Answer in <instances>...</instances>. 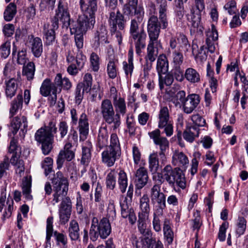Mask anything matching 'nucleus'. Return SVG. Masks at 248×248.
Masks as SVG:
<instances>
[{
  "label": "nucleus",
  "mask_w": 248,
  "mask_h": 248,
  "mask_svg": "<svg viewBox=\"0 0 248 248\" xmlns=\"http://www.w3.org/2000/svg\"><path fill=\"white\" fill-rule=\"evenodd\" d=\"M54 194L53 204L58 203L60 199L59 211L72 212V202L69 197H67L68 190V182L66 178L63 176L61 171H58L52 179Z\"/></svg>",
  "instance_id": "1"
},
{
  "label": "nucleus",
  "mask_w": 248,
  "mask_h": 248,
  "mask_svg": "<svg viewBox=\"0 0 248 248\" xmlns=\"http://www.w3.org/2000/svg\"><path fill=\"white\" fill-rule=\"evenodd\" d=\"M155 1L158 4L159 20L147 22V31L149 39L148 43L161 44L159 39L160 29H166L168 26L167 15L168 5L166 0H155Z\"/></svg>",
  "instance_id": "2"
},
{
  "label": "nucleus",
  "mask_w": 248,
  "mask_h": 248,
  "mask_svg": "<svg viewBox=\"0 0 248 248\" xmlns=\"http://www.w3.org/2000/svg\"><path fill=\"white\" fill-rule=\"evenodd\" d=\"M100 112L104 121L111 125L113 130L119 128L121 125V117L116 114L111 101L108 99H104L101 104Z\"/></svg>",
  "instance_id": "3"
},
{
  "label": "nucleus",
  "mask_w": 248,
  "mask_h": 248,
  "mask_svg": "<svg viewBox=\"0 0 248 248\" xmlns=\"http://www.w3.org/2000/svg\"><path fill=\"white\" fill-rule=\"evenodd\" d=\"M111 228L108 219L103 217L99 222L97 218L93 217L89 234L91 239L95 241L99 236L102 238H106L110 233Z\"/></svg>",
  "instance_id": "4"
},
{
  "label": "nucleus",
  "mask_w": 248,
  "mask_h": 248,
  "mask_svg": "<svg viewBox=\"0 0 248 248\" xmlns=\"http://www.w3.org/2000/svg\"><path fill=\"white\" fill-rule=\"evenodd\" d=\"M163 177L171 187H175V185L184 189L186 187L185 175L179 168L172 170L170 165L166 166L162 170Z\"/></svg>",
  "instance_id": "5"
},
{
  "label": "nucleus",
  "mask_w": 248,
  "mask_h": 248,
  "mask_svg": "<svg viewBox=\"0 0 248 248\" xmlns=\"http://www.w3.org/2000/svg\"><path fill=\"white\" fill-rule=\"evenodd\" d=\"M121 154V150L118 136L116 134H112L110 145L102 153V161L108 167H111L116 160L119 158Z\"/></svg>",
  "instance_id": "6"
},
{
  "label": "nucleus",
  "mask_w": 248,
  "mask_h": 248,
  "mask_svg": "<svg viewBox=\"0 0 248 248\" xmlns=\"http://www.w3.org/2000/svg\"><path fill=\"white\" fill-rule=\"evenodd\" d=\"M59 20L62 22L63 27L66 28L70 25V15L66 3L62 0L59 1L58 8L56 10L55 15L51 19L50 28L54 31L59 28Z\"/></svg>",
  "instance_id": "7"
},
{
  "label": "nucleus",
  "mask_w": 248,
  "mask_h": 248,
  "mask_svg": "<svg viewBox=\"0 0 248 248\" xmlns=\"http://www.w3.org/2000/svg\"><path fill=\"white\" fill-rule=\"evenodd\" d=\"M95 19L84 14L78 16L77 21H70L69 28L71 33H85L88 30L93 27Z\"/></svg>",
  "instance_id": "8"
},
{
  "label": "nucleus",
  "mask_w": 248,
  "mask_h": 248,
  "mask_svg": "<svg viewBox=\"0 0 248 248\" xmlns=\"http://www.w3.org/2000/svg\"><path fill=\"white\" fill-rule=\"evenodd\" d=\"M150 197L155 205L154 211L164 212L166 207V195L161 191L160 185L155 184L150 189Z\"/></svg>",
  "instance_id": "9"
},
{
  "label": "nucleus",
  "mask_w": 248,
  "mask_h": 248,
  "mask_svg": "<svg viewBox=\"0 0 248 248\" xmlns=\"http://www.w3.org/2000/svg\"><path fill=\"white\" fill-rule=\"evenodd\" d=\"M34 138L38 143L41 144L43 154L44 155H48L53 148L54 140L52 136H49L44 128L41 127L36 132Z\"/></svg>",
  "instance_id": "10"
},
{
  "label": "nucleus",
  "mask_w": 248,
  "mask_h": 248,
  "mask_svg": "<svg viewBox=\"0 0 248 248\" xmlns=\"http://www.w3.org/2000/svg\"><path fill=\"white\" fill-rule=\"evenodd\" d=\"M126 19L119 9L116 11L111 10L109 12L108 22L110 29L116 31V29L124 31L126 25Z\"/></svg>",
  "instance_id": "11"
},
{
  "label": "nucleus",
  "mask_w": 248,
  "mask_h": 248,
  "mask_svg": "<svg viewBox=\"0 0 248 248\" xmlns=\"http://www.w3.org/2000/svg\"><path fill=\"white\" fill-rule=\"evenodd\" d=\"M159 128H164V132L168 137L173 134V125L170 120L169 109L167 107H162L158 114Z\"/></svg>",
  "instance_id": "12"
},
{
  "label": "nucleus",
  "mask_w": 248,
  "mask_h": 248,
  "mask_svg": "<svg viewBox=\"0 0 248 248\" xmlns=\"http://www.w3.org/2000/svg\"><path fill=\"white\" fill-rule=\"evenodd\" d=\"M195 6L191 9L192 26L197 31L202 32L203 29L201 24V12L204 9V0H194Z\"/></svg>",
  "instance_id": "13"
},
{
  "label": "nucleus",
  "mask_w": 248,
  "mask_h": 248,
  "mask_svg": "<svg viewBox=\"0 0 248 248\" xmlns=\"http://www.w3.org/2000/svg\"><path fill=\"white\" fill-rule=\"evenodd\" d=\"M148 135L150 139H153L154 143L159 146L160 151L158 153L160 158H165V152L169 147V142L167 139L160 135V131L159 129L149 132Z\"/></svg>",
  "instance_id": "14"
},
{
  "label": "nucleus",
  "mask_w": 248,
  "mask_h": 248,
  "mask_svg": "<svg viewBox=\"0 0 248 248\" xmlns=\"http://www.w3.org/2000/svg\"><path fill=\"white\" fill-rule=\"evenodd\" d=\"M169 46L171 49H175L178 46V50L187 53L190 48V44L187 37L183 33H179L176 36H172L169 41Z\"/></svg>",
  "instance_id": "15"
},
{
  "label": "nucleus",
  "mask_w": 248,
  "mask_h": 248,
  "mask_svg": "<svg viewBox=\"0 0 248 248\" xmlns=\"http://www.w3.org/2000/svg\"><path fill=\"white\" fill-rule=\"evenodd\" d=\"M73 148V146L71 142H68L65 144L63 149L60 152L57 157L58 169H60L62 167L65 160L70 161L75 158L76 149Z\"/></svg>",
  "instance_id": "16"
},
{
  "label": "nucleus",
  "mask_w": 248,
  "mask_h": 248,
  "mask_svg": "<svg viewBox=\"0 0 248 248\" xmlns=\"http://www.w3.org/2000/svg\"><path fill=\"white\" fill-rule=\"evenodd\" d=\"M27 127L28 121L25 116L19 115L13 117L11 120L9 129L14 136L17 133L20 128L24 134L25 133L27 132Z\"/></svg>",
  "instance_id": "17"
},
{
  "label": "nucleus",
  "mask_w": 248,
  "mask_h": 248,
  "mask_svg": "<svg viewBox=\"0 0 248 248\" xmlns=\"http://www.w3.org/2000/svg\"><path fill=\"white\" fill-rule=\"evenodd\" d=\"M80 7L83 14L95 18L97 10V0H80Z\"/></svg>",
  "instance_id": "18"
},
{
  "label": "nucleus",
  "mask_w": 248,
  "mask_h": 248,
  "mask_svg": "<svg viewBox=\"0 0 248 248\" xmlns=\"http://www.w3.org/2000/svg\"><path fill=\"white\" fill-rule=\"evenodd\" d=\"M108 43L107 30L105 26H101L94 33L92 41L93 46L95 49H97L100 45Z\"/></svg>",
  "instance_id": "19"
},
{
  "label": "nucleus",
  "mask_w": 248,
  "mask_h": 248,
  "mask_svg": "<svg viewBox=\"0 0 248 248\" xmlns=\"http://www.w3.org/2000/svg\"><path fill=\"white\" fill-rule=\"evenodd\" d=\"M130 37L134 43L136 53L140 55L141 53V50L146 46V32L143 29H142L139 33L130 36Z\"/></svg>",
  "instance_id": "20"
},
{
  "label": "nucleus",
  "mask_w": 248,
  "mask_h": 248,
  "mask_svg": "<svg viewBox=\"0 0 248 248\" xmlns=\"http://www.w3.org/2000/svg\"><path fill=\"white\" fill-rule=\"evenodd\" d=\"M148 171L144 167L138 169L135 175V183L137 189H140L147 183L148 180Z\"/></svg>",
  "instance_id": "21"
},
{
  "label": "nucleus",
  "mask_w": 248,
  "mask_h": 248,
  "mask_svg": "<svg viewBox=\"0 0 248 248\" xmlns=\"http://www.w3.org/2000/svg\"><path fill=\"white\" fill-rule=\"evenodd\" d=\"M200 101V96L197 94H191L186 97L183 105L184 111L189 114L191 113L197 107Z\"/></svg>",
  "instance_id": "22"
},
{
  "label": "nucleus",
  "mask_w": 248,
  "mask_h": 248,
  "mask_svg": "<svg viewBox=\"0 0 248 248\" xmlns=\"http://www.w3.org/2000/svg\"><path fill=\"white\" fill-rule=\"evenodd\" d=\"M57 85L54 82H51L50 79L46 78L42 82L40 89L41 94L44 96H48L51 92L55 93L57 92Z\"/></svg>",
  "instance_id": "23"
},
{
  "label": "nucleus",
  "mask_w": 248,
  "mask_h": 248,
  "mask_svg": "<svg viewBox=\"0 0 248 248\" xmlns=\"http://www.w3.org/2000/svg\"><path fill=\"white\" fill-rule=\"evenodd\" d=\"M162 44L148 43L147 47V54L145 57V61L153 62L155 61L159 48H162Z\"/></svg>",
  "instance_id": "24"
},
{
  "label": "nucleus",
  "mask_w": 248,
  "mask_h": 248,
  "mask_svg": "<svg viewBox=\"0 0 248 248\" xmlns=\"http://www.w3.org/2000/svg\"><path fill=\"white\" fill-rule=\"evenodd\" d=\"M78 128L80 139L84 140L87 138L89 133V123L87 115L82 113L80 116L78 122Z\"/></svg>",
  "instance_id": "25"
},
{
  "label": "nucleus",
  "mask_w": 248,
  "mask_h": 248,
  "mask_svg": "<svg viewBox=\"0 0 248 248\" xmlns=\"http://www.w3.org/2000/svg\"><path fill=\"white\" fill-rule=\"evenodd\" d=\"M172 163L175 166L186 169L189 163V160L184 153L175 151L172 155Z\"/></svg>",
  "instance_id": "26"
},
{
  "label": "nucleus",
  "mask_w": 248,
  "mask_h": 248,
  "mask_svg": "<svg viewBox=\"0 0 248 248\" xmlns=\"http://www.w3.org/2000/svg\"><path fill=\"white\" fill-rule=\"evenodd\" d=\"M31 52L34 57L39 58L43 52V44L41 38L31 35L30 41Z\"/></svg>",
  "instance_id": "27"
},
{
  "label": "nucleus",
  "mask_w": 248,
  "mask_h": 248,
  "mask_svg": "<svg viewBox=\"0 0 248 248\" xmlns=\"http://www.w3.org/2000/svg\"><path fill=\"white\" fill-rule=\"evenodd\" d=\"M121 215L123 218H128L129 222L133 225L137 221V217L133 209L129 207L127 203H120Z\"/></svg>",
  "instance_id": "28"
},
{
  "label": "nucleus",
  "mask_w": 248,
  "mask_h": 248,
  "mask_svg": "<svg viewBox=\"0 0 248 248\" xmlns=\"http://www.w3.org/2000/svg\"><path fill=\"white\" fill-rule=\"evenodd\" d=\"M156 69L158 76L166 74L168 72L169 61L165 54H161L158 57Z\"/></svg>",
  "instance_id": "29"
},
{
  "label": "nucleus",
  "mask_w": 248,
  "mask_h": 248,
  "mask_svg": "<svg viewBox=\"0 0 248 248\" xmlns=\"http://www.w3.org/2000/svg\"><path fill=\"white\" fill-rule=\"evenodd\" d=\"M113 105L115 108L116 114L124 115L126 112V103L124 98L117 97V94H115L113 96Z\"/></svg>",
  "instance_id": "30"
},
{
  "label": "nucleus",
  "mask_w": 248,
  "mask_h": 248,
  "mask_svg": "<svg viewBox=\"0 0 248 248\" xmlns=\"http://www.w3.org/2000/svg\"><path fill=\"white\" fill-rule=\"evenodd\" d=\"M92 148V146L89 142H87L82 146L80 163L84 167H87L91 160Z\"/></svg>",
  "instance_id": "31"
},
{
  "label": "nucleus",
  "mask_w": 248,
  "mask_h": 248,
  "mask_svg": "<svg viewBox=\"0 0 248 248\" xmlns=\"http://www.w3.org/2000/svg\"><path fill=\"white\" fill-rule=\"evenodd\" d=\"M23 96L22 94H18L10 103V108L9 110L10 117L12 118L23 107Z\"/></svg>",
  "instance_id": "32"
},
{
  "label": "nucleus",
  "mask_w": 248,
  "mask_h": 248,
  "mask_svg": "<svg viewBox=\"0 0 248 248\" xmlns=\"http://www.w3.org/2000/svg\"><path fill=\"white\" fill-rule=\"evenodd\" d=\"M149 216L138 215V228L139 231L142 235H150L152 231L147 228L146 221L148 219Z\"/></svg>",
  "instance_id": "33"
},
{
  "label": "nucleus",
  "mask_w": 248,
  "mask_h": 248,
  "mask_svg": "<svg viewBox=\"0 0 248 248\" xmlns=\"http://www.w3.org/2000/svg\"><path fill=\"white\" fill-rule=\"evenodd\" d=\"M43 33L46 45H51L55 40V31L51 30L49 23H45L43 26Z\"/></svg>",
  "instance_id": "34"
},
{
  "label": "nucleus",
  "mask_w": 248,
  "mask_h": 248,
  "mask_svg": "<svg viewBox=\"0 0 248 248\" xmlns=\"http://www.w3.org/2000/svg\"><path fill=\"white\" fill-rule=\"evenodd\" d=\"M54 82L57 85L60 91H61L62 88L65 90H69L72 87V83L70 80L66 77L62 78L60 73L56 75L54 78Z\"/></svg>",
  "instance_id": "35"
},
{
  "label": "nucleus",
  "mask_w": 248,
  "mask_h": 248,
  "mask_svg": "<svg viewBox=\"0 0 248 248\" xmlns=\"http://www.w3.org/2000/svg\"><path fill=\"white\" fill-rule=\"evenodd\" d=\"M108 134L106 127L100 128L97 138V145L100 149L107 146L108 143Z\"/></svg>",
  "instance_id": "36"
},
{
  "label": "nucleus",
  "mask_w": 248,
  "mask_h": 248,
  "mask_svg": "<svg viewBox=\"0 0 248 248\" xmlns=\"http://www.w3.org/2000/svg\"><path fill=\"white\" fill-rule=\"evenodd\" d=\"M185 78L189 82L193 84L199 83L201 80V76L199 72L191 67L186 70Z\"/></svg>",
  "instance_id": "37"
},
{
  "label": "nucleus",
  "mask_w": 248,
  "mask_h": 248,
  "mask_svg": "<svg viewBox=\"0 0 248 248\" xmlns=\"http://www.w3.org/2000/svg\"><path fill=\"white\" fill-rule=\"evenodd\" d=\"M140 207L141 212L139 213V215L149 216L150 206V199L147 194H144L140 200Z\"/></svg>",
  "instance_id": "38"
},
{
  "label": "nucleus",
  "mask_w": 248,
  "mask_h": 248,
  "mask_svg": "<svg viewBox=\"0 0 248 248\" xmlns=\"http://www.w3.org/2000/svg\"><path fill=\"white\" fill-rule=\"evenodd\" d=\"M199 128L196 126L187 127L183 132L184 139L187 141L192 142L196 137L199 136Z\"/></svg>",
  "instance_id": "39"
},
{
  "label": "nucleus",
  "mask_w": 248,
  "mask_h": 248,
  "mask_svg": "<svg viewBox=\"0 0 248 248\" xmlns=\"http://www.w3.org/2000/svg\"><path fill=\"white\" fill-rule=\"evenodd\" d=\"M5 92L7 98H12L16 92L17 83L15 79L11 78L5 83Z\"/></svg>",
  "instance_id": "40"
},
{
  "label": "nucleus",
  "mask_w": 248,
  "mask_h": 248,
  "mask_svg": "<svg viewBox=\"0 0 248 248\" xmlns=\"http://www.w3.org/2000/svg\"><path fill=\"white\" fill-rule=\"evenodd\" d=\"M69 236L73 241H76L79 238V228L78 222L76 220H72L69 223L68 228Z\"/></svg>",
  "instance_id": "41"
},
{
  "label": "nucleus",
  "mask_w": 248,
  "mask_h": 248,
  "mask_svg": "<svg viewBox=\"0 0 248 248\" xmlns=\"http://www.w3.org/2000/svg\"><path fill=\"white\" fill-rule=\"evenodd\" d=\"M35 71V65L32 62H29L26 65L24 64L22 69V75L26 77L29 81L34 78Z\"/></svg>",
  "instance_id": "42"
},
{
  "label": "nucleus",
  "mask_w": 248,
  "mask_h": 248,
  "mask_svg": "<svg viewBox=\"0 0 248 248\" xmlns=\"http://www.w3.org/2000/svg\"><path fill=\"white\" fill-rule=\"evenodd\" d=\"M17 12L16 5L13 2L9 3L6 7L3 13L4 19L6 21H11Z\"/></svg>",
  "instance_id": "43"
},
{
  "label": "nucleus",
  "mask_w": 248,
  "mask_h": 248,
  "mask_svg": "<svg viewBox=\"0 0 248 248\" xmlns=\"http://www.w3.org/2000/svg\"><path fill=\"white\" fill-rule=\"evenodd\" d=\"M108 61V62L107 65V73L108 76L112 79L115 78L117 77V68L116 64L117 62V60L109 56Z\"/></svg>",
  "instance_id": "44"
},
{
  "label": "nucleus",
  "mask_w": 248,
  "mask_h": 248,
  "mask_svg": "<svg viewBox=\"0 0 248 248\" xmlns=\"http://www.w3.org/2000/svg\"><path fill=\"white\" fill-rule=\"evenodd\" d=\"M31 177H25L23 178L22 183V193L25 195L26 199L28 200L31 199V196L30 193L31 192Z\"/></svg>",
  "instance_id": "45"
},
{
  "label": "nucleus",
  "mask_w": 248,
  "mask_h": 248,
  "mask_svg": "<svg viewBox=\"0 0 248 248\" xmlns=\"http://www.w3.org/2000/svg\"><path fill=\"white\" fill-rule=\"evenodd\" d=\"M10 162L15 166L16 173L21 177L25 170L24 161L22 160L18 159V157L12 155Z\"/></svg>",
  "instance_id": "46"
},
{
  "label": "nucleus",
  "mask_w": 248,
  "mask_h": 248,
  "mask_svg": "<svg viewBox=\"0 0 248 248\" xmlns=\"http://www.w3.org/2000/svg\"><path fill=\"white\" fill-rule=\"evenodd\" d=\"M174 81V77L172 74L166 73L163 77L162 75L158 76L159 86L161 90L164 88V85L167 86H170L172 85Z\"/></svg>",
  "instance_id": "47"
},
{
  "label": "nucleus",
  "mask_w": 248,
  "mask_h": 248,
  "mask_svg": "<svg viewBox=\"0 0 248 248\" xmlns=\"http://www.w3.org/2000/svg\"><path fill=\"white\" fill-rule=\"evenodd\" d=\"M149 164L150 170L153 173L156 172L159 168V161L157 153H153L149 155Z\"/></svg>",
  "instance_id": "48"
},
{
  "label": "nucleus",
  "mask_w": 248,
  "mask_h": 248,
  "mask_svg": "<svg viewBox=\"0 0 248 248\" xmlns=\"http://www.w3.org/2000/svg\"><path fill=\"white\" fill-rule=\"evenodd\" d=\"M117 172L114 170H111L107 175L106 180V186L108 188L113 189L116 185V176Z\"/></svg>",
  "instance_id": "49"
},
{
  "label": "nucleus",
  "mask_w": 248,
  "mask_h": 248,
  "mask_svg": "<svg viewBox=\"0 0 248 248\" xmlns=\"http://www.w3.org/2000/svg\"><path fill=\"white\" fill-rule=\"evenodd\" d=\"M163 231L169 242H172L173 234L170 228V221L168 218H165L163 221Z\"/></svg>",
  "instance_id": "50"
},
{
  "label": "nucleus",
  "mask_w": 248,
  "mask_h": 248,
  "mask_svg": "<svg viewBox=\"0 0 248 248\" xmlns=\"http://www.w3.org/2000/svg\"><path fill=\"white\" fill-rule=\"evenodd\" d=\"M118 183L121 191L124 193L127 186V178L126 173L123 170H120L118 173Z\"/></svg>",
  "instance_id": "51"
},
{
  "label": "nucleus",
  "mask_w": 248,
  "mask_h": 248,
  "mask_svg": "<svg viewBox=\"0 0 248 248\" xmlns=\"http://www.w3.org/2000/svg\"><path fill=\"white\" fill-rule=\"evenodd\" d=\"M9 152L13 154V155L18 157L21 153V148L18 145V140L15 138H13L10 142Z\"/></svg>",
  "instance_id": "52"
},
{
  "label": "nucleus",
  "mask_w": 248,
  "mask_h": 248,
  "mask_svg": "<svg viewBox=\"0 0 248 248\" xmlns=\"http://www.w3.org/2000/svg\"><path fill=\"white\" fill-rule=\"evenodd\" d=\"M147 12L149 16L148 21L159 20V16H157V10L154 3L151 2L148 4Z\"/></svg>",
  "instance_id": "53"
},
{
  "label": "nucleus",
  "mask_w": 248,
  "mask_h": 248,
  "mask_svg": "<svg viewBox=\"0 0 248 248\" xmlns=\"http://www.w3.org/2000/svg\"><path fill=\"white\" fill-rule=\"evenodd\" d=\"M164 212L154 211L153 220L152 223L153 228L154 230L156 232H160L161 230V226L159 217L162 216Z\"/></svg>",
  "instance_id": "54"
},
{
  "label": "nucleus",
  "mask_w": 248,
  "mask_h": 248,
  "mask_svg": "<svg viewBox=\"0 0 248 248\" xmlns=\"http://www.w3.org/2000/svg\"><path fill=\"white\" fill-rule=\"evenodd\" d=\"M93 78L91 74L86 73L84 77L83 82H80L78 84H82V87L85 90V92H89L92 86Z\"/></svg>",
  "instance_id": "55"
},
{
  "label": "nucleus",
  "mask_w": 248,
  "mask_h": 248,
  "mask_svg": "<svg viewBox=\"0 0 248 248\" xmlns=\"http://www.w3.org/2000/svg\"><path fill=\"white\" fill-rule=\"evenodd\" d=\"M246 227L247 221L246 219L243 217H239L236 229V234L238 236L243 234L246 231Z\"/></svg>",
  "instance_id": "56"
},
{
  "label": "nucleus",
  "mask_w": 248,
  "mask_h": 248,
  "mask_svg": "<svg viewBox=\"0 0 248 248\" xmlns=\"http://www.w3.org/2000/svg\"><path fill=\"white\" fill-rule=\"evenodd\" d=\"M55 1L56 0H41L39 4L40 11L53 10Z\"/></svg>",
  "instance_id": "57"
},
{
  "label": "nucleus",
  "mask_w": 248,
  "mask_h": 248,
  "mask_svg": "<svg viewBox=\"0 0 248 248\" xmlns=\"http://www.w3.org/2000/svg\"><path fill=\"white\" fill-rule=\"evenodd\" d=\"M141 21L136 20V18H133L130 20L129 25V32L130 36L140 32V24Z\"/></svg>",
  "instance_id": "58"
},
{
  "label": "nucleus",
  "mask_w": 248,
  "mask_h": 248,
  "mask_svg": "<svg viewBox=\"0 0 248 248\" xmlns=\"http://www.w3.org/2000/svg\"><path fill=\"white\" fill-rule=\"evenodd\" d=\"M172 52L173 62L175 66H180L184 60V57L182 51L178 50L176 49Z\"/></svg>",
  "instance_id": "59"
},
{
  "label": "nucleus",
  "mask_w": 248,
  "mask_h": 248,
  "mask_svg": "<svg viewBox=\"0 0 248 248\" xmlns=\"http://www.w3.org/2000/svg\"><path fill=\"white\" fill-rule=\"evenodd\" d=\"M53 159L49 157H46L42 163L46 176H47L52 171Z\"/></svg>",
  "instance_id": "60"
},
{
  "label": "nucleus",
  "mask_w": 248,
  "mask_h": 248,
  "mask_svg": "<svg viewBox=\"0 0 248 248\" xmlns=\"http://www.w3.org/2000/svg\"><path fill=\"white\" fill-rule=\"evenodd\" d=\"M84 92H85V90L82 87V84H78L75 92V103L79 105L81 103L83 98Z\"/></svg>",
  "instance_id": "61"
},
{
  "label": "nucleus",
  "mask_w": 248,
  "mask_h": 248,
  "mask_svg": "<svg viewBox=\"0 0 248 248\" xmlns=\"http://www.w3.org/2000/svg\"><path fill=\"white\" fill-rule=\"evenodd\" d=\"M134 66L133 62L124 61L123 62V69L127 78H131L133 72Z\"/></svg>",
  "instance_id": "62"
},
{
  "label": "nucleus",
  "mask_w": 248,
  "mask_h": 248,
  "mask_svg": "<svg viewBox=\"0 0 248 248\" xmlns=\"http://www.w3.org/2000/svg\"><path fill=\"white\" fill-rule=\"evenodd\" d=\"M99 57L94 52L92 53L90 56L91 67L94 72H97L99 69Z\"/></svg>",
  "instance_id": "63"
},
{
  "label": "nucleus",
  "mask_w": 248,
  "mask_h": 248,
  "mask_svg": "<svg viewBox=\"0 0 248 248\" xmlns=\"http://www.w3.org/2000/svg\"><path fill=\"white\" fill-rule=\"evenodd\" d=\"M138 0H126V2L123 6V11L124 13L130 14L132 9L138 6Z\"/></svg>",
  "instance_id": "64"
}]
</instances>
